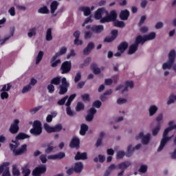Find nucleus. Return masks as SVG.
I'll return each instance as SVG.
<instances>
[{"label": "nucleus", "instance_id": "f257e3e1", "mask_svg": "<svg viewBox=\"0 0 176 176\" xmlns=\"http://www.w3.org/2000/svg\"><path fill=\"white\" fill-rule=\"evenodd\" d=\"M96 20H100V23H110L115 21L118 18V13L116 10H111L109 14L105 8H98L94 14Z\"/></svg>", "mask_w": 176, "mask_h": 176}, {"label": "nucleus", "instance_id": "f03ea898", "mask_svg": "<svg viewBox=\"0 0 176 176\" xmlns=\"http://www.w3.org/2000/svg\"><path fill=\"white\" fill-rule=\"evenodd\" d=\"M16 140L15 142H12L13 144H10V148L13 152V154L15 156H18L19 155H23V153H25V152H27V144H23L21 146L20 148L17 149L20 145V143H19L17 140H25V138H30V135L23 133H21L16 137Z\"/></svg>", "mask_w": 176, "mask_h": 176}, {"label": "nucleus", "instance_id": "7ed1b4c3", "mask_svg": "<svg viewBox=\"0 0 176 176\" xmlns=\"http://www.w3.org/2000/svg\"><path fill=\"white\" fill-rule=\"evenodd\" d=\"M168 126L169 127L166 128L164 131L163 138L157 148V152H161V151H163V148L164 146H166V144H167V142H168L170 140H171V138L173 137V135L170 137H168L167 135L168 132L171 131V130H174V129L176 130V124H174V122L170 121L168 122Z\"/></svg>", "mask_w": 176, "mask_h": 176}, {"label": "nucleus", "instance_id": "20e7f679", "mask_svg": "<svg viewBox=\"0 0 176 176\" xmlns=\"http://www.w3.org/2000/svg\"><path fill=\"white\" fill-rule=\"evenodd\" d=\"M155 38L156 32H152L144 36L141 35L138 36L136 37V42L140 43L141 45H144L145 42H148V41H153Z\"/></svg>", "mask_w": 176, "mask_h": 176}, {"label": "nucleus", "instance_id": "39448f33", "mask_svg": "<svg viewBox=\"0 0 176 176\" xmlns=\"http://www.w3.org/2000/svg\"><path fill=\"white\" fill-rule=\"evenodd\" d=\"M134 89V82L133 80H127L124 82V85H119L116 88V91H120L121 93H126Z\"/></svg>", "mask_w": 176, "mask_h": 176}, {"label": "nucleus", "instance_id": "423d86ee", "mask_svg": "<svg viewBox=\"0 0 176 176\" xmlns=\"http://www.w3.org/2000/svg\"><path fill=\"white\" fill-rule=\"evenodd\" d=\"M30 131L33 135H41L42 134V123L38 120L34 121L33 127Z\"/></svg>", "mask_w": 176, "mask_h": 176}, {"label": "nucleus", "instance_id": "0eeeda50", "mask_svg": "<svg viewBox=\"0 0 176 176\" xmlns=\"http://www.w3.org/2000/svg\"><path fill=\"white\" fill-rule=\"evenodd\" d=\"M44 129L47 133H60L61 130H63V124H56L54 126H51L47 123L44 124Z\"/></svg>", "mask_w": 176, "mask_h": 176}, {"label": "nucleus", "instance_id": "6e6552de", "mask_svg": "<svg viewBox=\"0 0 176 176\" xmlns=\"http://www.w3.org/2000/svg\"><path fill=\"white\" fill-rule=\"evenodd\" d=\"M142 138V143L144 145H148L149 144V141H151V133H146L144 135V132L141 131L135 136V140H141Z\"/></svg>", "mask_w": 176, "mask_h": 176}, {"label": "nucleus", "instance_id": "1a4fd4ad", "mask_svg": "<svg viewBox=\"0 0 176 176\" xmlns=\"http://www.w3.org/2000/svg\"><path fill=\"white\" fill-rule=\"evenodd\" d=\"M61 82L62 84L60 86L59 94L63 96L68 91V87H69V83L67 82V78L65 77L62 78Z\"/></svg>", "mask_w": 176, "mask_h": 176}, {"label": "nucleus", "instance_id": "9d476101", "mask_svg": "<svg viewBox=\"0 0 176 176\" xmlns=\"http://www.w3.org/2000/svg\"><path fill=\"white\" fill-rule=\"evenodd\" d=\"M129 47V44L126 42H123L118 46V52L115 54L116 57H120Z\"/></svg>", "mask_w": 176, "mask_h": 176}, {"label": "nucleus", "instance_id": "9b49d317", "mask_svg": "<svg viewBox=\"0 0 176 176\" xmlns=\"http://www.w3.org/2000/svg\"><path fill=\"white\" fill-rule=\"evenodd\" d=\"M43 173H46V165H40L32 172L33 176H41Z\"/></svg>", "mask_w": 176, "mask_h": 176}, {"label": "nucleus", "instance_id": "f8f14e48", "mask_svg": "<svg viewBox=\"0 0 176 176\" xmlns=\"http://www.w3.org/2000/svg\"><path fill=\"white\" fill-rule=\"evenodd\" d=\"M140 148H141V144H137L134 148H133V145L129 144L127 147L126 157H131V156H133V152H134L135 150L140 149Z\"/></svg>", "mask_w": 176, "mask_h": 176}, {"label": "nucleus", "instance_id": "ddd939ff", "mask_svg": "<svg viewBox=\"0 0 176 176\" xmlns=\"http://www.w3.org/2000/svg\"><path fill=\"white\" fill-rule=\"evenodd\" d=\"M19 123H20V121H19V120H14V122L11 124L10 127V132L12 134H16V133H18L19 129Z\"/></svg>", "mask_w": 176, "mask_h": 176}, {"label": "nucleus", "instance_id": "4468645a", "mask_svg": "<svg viewBox=\"0 0 176 176\" xmlns=\"http://www.w3.org/2000/svg\"><path fill=\"white\" fill-rule=\"evenodd\" d=\"M87 113L88 114L85 117V120L87 122H91V120H93L94 118V115L97 113V110L94 109V107H92L88 111Z\"/></svg>", "mask_w": 176, "mask_h": 176}, {"label": "nucleus", "instance_id": "2eb2a0df", "mask_svg": "<svg viewBox=\"0 0 176 176\" xmlns=\"http://www.w3.org/2000/svg\"><path fill=\"white\" fill-rule=\"evenodd\" d=\"M71 62L70 61H65L62 64L60 69L62 71V74H68L69 71H71Z\"/></svg>", "mask_w": 176, "mask_h": 176}, {"label": "nucleus", "instance_id": "dca6fc26", "mask_svg": "<svg viewBox=\"0 0 176 176\" xmlns=\"http://www.w3.org/2000/svg\"><path fill=\"white\" fill-rule=\"evenodd\" d=\"M139 43L141 44V43L137 42V38H136L135 43L132 44L129 47V50L128 51V54H134V53H135V52H137V50H138V44Z\"/></svg>", "mask_w": 176, "mask_h": 176}, {"label": "nucleus", "instance_id": "f3484780", "mask_svg": "<svg viewBox=\"0 0 176 176\" xmlns=\"http://www.w3.org/2000/svg\"><path fill=\"white\" fill-rule=\"evenodd\" d=\"M130 166H131V162L126 161V162H121L120 164H119L118 166V168L119 170H122L124 171V170L129 168V167H130Z\"/></svg>", "mask_w": 176, "mask_h": 176}, {"label": "nucleus", "instance_id": "a211bd4d", "mask_svg": "<svg viewBox=\"0 0 176 176\" xmlns=\"http://www.w3.org/2000/svg\"><path fill=\"white\" fill-rule=\"evenodd\" d=\"M80 144V140L78 137H74L70 142V148H79V144Z\"/></svg>", "mask_w": 176, "mask_h": 176}, {"label": "nucleus", "instance_id": "6ab92c4d", "mask_svg": "<svg viewBox=\"0 0 176 176\" xmlns=\"http://www.w3.org/2000/svg\"><path fill=\"white\" fill-rule=\"evenodd\" d=\"M4 169L3 170L2 176H10V170L9 166H10V162H3Z\"/></svg>", "mask_w": 176, "mask_h": 176}, {"label": "nucleus", "instance_id": "aec40b11", "mask_svg": "<svg viewBox=\"0 0 176 176\" xmlns=\"http://www.w3.org/2000/svg\"><path fill=\"white\" fill-rule=\"evenodd\" d=\"M159 109V107L156 106L155 104H152L148 107V115L150 117L153 116L154 115L156 114V112H157Z\"/></svg>", "mask_w": 176, "mask_h": 176}, {"label": "nucleus", "instance_id": "412c9836", "mask_svg": "<svg viewBox=\"0 0 176 176\" xmlns=\"http://www.w3.org/2000/svg\"><path fill=\"white\" fill-rule=\"evenodd\" d=\"M118 30H114L111 31V37H107L104 39V42H112V41H115L116 38L118 37Z\"/></svg>", "mask_w": 176, "mask_h": 176}, {"label": "nucleus", "instance_id": "4be33fe9", "mask_svg": "<svg viewBox=\"0 0 176 176\" xmlns=\"http://www.w3.org/2000/svg\"><path fill=\"white\" fill-rule=\"evenodd\" d=\"M94 49V43L91 42L89 43L87 47L84 49L83 53L85 54V56H87V54H90V52Z\"/></svg>", "mask_w": 176, "mask_h": 176}, {"label": "nucleus", "instance_id": "5701e85b", "mask_svg": "<svg viewBox=\"0 0 176 176\" xmlns=\"http://www.w3.org/2000/svg\"><path fill=\"white\" fill-rule=\"evenodd\" d=\"M60 5V3L57 1H54L50 4V12L52 14H54V12L56 10H57V8H58V6Z\"/></svg>", "mask_w": 176, "mask_h": 176}, {"label": "nucleus", "instance_id": "b1692460", "mask_svg": "<svg viewBox=\"0 0 176 176\" xmlns=\"http://www.w3.org/2000/svg\"><path fill=\"white\" fill-rule=\"evenodd\" d=\"M14 31H16V28L14 27H11L10 28L9 36H7L6 37L4 38V39L1 43V45H3V43H5V42H6V41H8V39H10V38H12V36H13V35H14Z\"/></svg>", "mask_w": 176, "mask_h": 176}, {"label": "nucleus", "instance_id": "393cba45", "mask_svg": "<svg viewBox=\"0 0 176 176\" xmlns=\"http://www.w3.org/2000/svg\"><path fill=\"white\" fill-rule=\"evenodd\" d=\"M168 60L169 62L172 63L174 64L175 63V57H176V52L174 50H172L170 51L168 54Z\"/></svg>", "mask_w": 176, "mask_h": 176}, {"label": "nucleus", "instance_id": "a878e982", "mask_svg": "<svg viewBox=\"0 0 176 176\" xmlns=\"http://www.w3.org/2000/svg\"><path fill=\"white\" fill-rule=\"evenodd\" d=\"M129 16H130V12L127 10H122L120 13V18L121 20H127Z\"/></svg>", "mask_w": 176, "mask_h": 176}, {"label": "nucleus", "instance_id": "bb28decb", "mask_svg": "<svg viewBox=\"0 0 176 176\" xmlns=\"http://www.w3.org/2000/svg\"><path fill=\"white\" fill-rule=\"evenodd\" d=\"M86 159H87V154L86 153H80L78 152L75 156V160H86Z\"/></svg>", "mask_w": 176, "mask_h": 176}, {"label": "nucleus", "instance_id": "cd10ccee", "mask_svg": "<svg viewBox=\"0 0 176 176\" xmlns=\"http://www.w3.org/2000/svg\"><path fill=\"white\" fill-rule=\"evenodd\" d=\"M91 30L94 32L100 34V32H102V31H104V26L102 25H94L91 28Z\"/></svg>", "mask_w": 176, "mask_h": 176}, {"label": "nucleus", "instance_id": "c85d7f7f", "mask_svg": "<svg viewBox=\"0 0 176 176\" xmlns=\"http://www.w3.org/2000/svg\"><path fill=\"white\" fill-rule=\"evenodd\" d=\"M87 130H89V126H87V124H82L80 125V135H85Z\"/></svg>", "mask_w": 176, "mask_h": 176}, {"label": "nucleus", "instance_id": "c756f323", "mask_svg": "<svg viewBox=\"0 0 176 176\" xmlns=\"http://www.w3.org/2000/svg\"><path fill=\"white\" fill-rule=\"evenodd\" d=\"M38 13H40L41 14H49V13H50V10H49L47 6H44L38 10Z\"/></svg>", "mask_w": 176, "mask_h": 176}, {"label": "nucleus", "instance_id": "7c9ffc66", "mask_svg": "<svg viewBox=\"0 0 176 176\" xmlns=\"http://www.w3.org/2000/svg\"><path fill=\"white\" fill-rule=\"evenodd\" d=\"M57 57H52L51 59V67H56L58 65V64H61V60L57 59Z\"/></svg>", "mask_w": 176, "mask_h": 176}, {"label": "nucleus", "instance_id": "2f4dec72", "mask_svg": "<svg viewBox=\"0 0 176 176\" xmlns=\"http://www.w3.org/2000/svg\"><path fill=\"white\" fill-rule=\"evenodd\" d=\"M67 53V47H62L59 52H56L55 55L54 56V58H56V57H60V56H63V54H65Z\"/></svg>", "mask_w": 176, "mask_h": 176}, {"label": "nucleus", "instance_id": "473e14b6", "mask_svg": "<svg viewBox=\"0 0 176 176\" xmlns=\"http://www.w3.org/2000/svg\"><path fill=\"white\" fill-rule=\"evenodd\" d=\"M83 170V164L82 162H78L75 164L74 171L76 173H80Z\"/></svg>", "mask_w": 176, "mask_h": 176}, {"label": "nucleus", "instance_id": "72a5a7b5", "mask_svg": "<svg viewBox=\"0 0 176 176\" xmlns=\"http://www.w3.org/2000/svg\"><path fill=\"white\" fill-rule=\"evenodd\" d=\"M80 10L83 12L84 16H90L91 14V11L90 10V8L89 7H81L80 8Z\"/></svg>", "mask_w": 176, "mask_h": 176}, {"label": "nucleus", "instance_id": "f704fd0d", "mask_svg": "<svg viewBox=\"0 0 176 176\" xmlns=\"http://www.w3.org/2000/svg\"><path fill=\"white\" fill-rule=\"evenodd\" d=\"M91 68L93 69V72L95 73L96 75H98L101 72V71H104V67H101V69L98 68L96 64L91 65Z\"/></svg>", "mask_w": 176, "mask_h": 176}, {"label": "nucleus", "instance_id": "c9c22d12", "mask_svg": "<svg viewBox=\"0 0 176 176\" xmlns=\"http://www.w3.org/2000/svg\"><path fill=\"white\" fill-rule=\"evenodd\" d=\"M173 63L172 62H170L168 60L167 62H165L162 65V69L166 70V69H170L173 68Z\"/></svg>", "mask_w": 176, "mask_h": 176}, {"label": "nucleus", "instance_id": "e433bc0d", "mask_svg": "<svg viewBox=\"0 0 176 176\" xmlns=\"http://www.w3.org/2000/svg\"><path fill=\"white\" fill-rule=\"evenodd\" d=\"M45 39L47 42H50V41L53 40V36L52 35V28H49L47 30Z\"/></svg>", "mask_w": 176, "mask_h": 176}, {"label": "nucleus", "instance_id": "4c0bfd02", "mask_svg": "<svg viewBox=\"0 0 176 176\" xmlns=\"http://www.w3.org/2000/svg\"><path fill=\"white\" fill-rule=\"evenodd\" d=\"M36 35V28H32L29 30V32H28V38H32V36H35Z\"/></svg>", "mask_w": 176, "mask_h": 176}, {"label": "nucleus", "instance_id": "58836bf2", "mask_svg": "<svg viewBox=\"0 0 176 176\" xmlns=\"http://www.w3.org/2000/svg\"><path fill=\"white\" fill-rule=\"evenodd\" d=\"M22 174L23 176H30V174H31V170L30 168H28V166L22 168Z\"/></svg>", "mask_w": 176, "mask_h": 176}, {"label": "nucleus", "instance_id": "ea45409f", "mask_svg": "<svg viewBox=\"0 0 176 176\" xmlns=\"http://www.w3.org/2000/svg\"><path fill=\"white\" fill-rule=\"evenodd\" d=\"M91 62V58L90 57L87 58L84 60V63L80 65V68H83V67H87V65H89V64H90Z\"/></svg>", "mask_w": 176, "mask_h": 176}, {"label": "nucleus", "instance_id": "a19ab883", "mask_svg": "<svg viewBox=\"0 0 176 176\" xmlns=\"http://www.w3.org/2000/svg\"><path fill=\"white\" fill-rule=\"evenodd\" d=\"M12 89V83H8L7 85H3L2 89L0 90V91H9Z\"/></svg>", "mask_w": 176, "mask_h": 176}, {"label": "nucleus", "instance_id": "79ce46f5", "mask_svg": "<svg viewBox=\"0 0 176 176\" xmlns=\"http://www.w3.org/2000/svg\"><path fill=\"white\" fill-rule=\"evenodd\" d=\"M42 58H43V52L42 51H40L36 57V64H39L41 61H42Z\"/></svg>", "mask_w": 176, "mask_h": 176}, {"label": "nucleus", "instance_id": "37998d69", "mask_svg": "<svg viewBox=\"0 0 176 176\" xmlns=\"http://www.w3.org/2000/svg\"><path fill=\"white\" fill-rule=\"evenodd\" d=\"M60 82H61V77H56L51 80V84L56 85L57 86L60 85Z\"/></svg>", "mask_w": 176, "mask_h": 176}, {"label": "nucleus", "instance_id": "c03bdc74", "mask_svg": "<svg viewBox=\"0 0 176 176\" xmlns=\"http://www.w3.org/2000/svg\"><path fill=\"white\" fill-rule=\"evenodd\" d=\"M12 175L19 176L20 175V170L17 168V165L12 166Z\"/></svg>", "mask_w": 176, "mask_h": 176}, {"label": "nucleus", "instance_id": "a18cd8bd", "mask_svg": "<svg viewBox=\"0 0 176 176\" xmlns=\"http://www.w3.org/2000/svg\"><path fill=\"white\" fill-rule=\"evenodd\" d=\"M32 89V87L29 85V84L28 85H25L22 89V94H25L28 93V91H31Z\"/></svg>", "mask_w": 176, "mask_h": 176}, {"label": "nucleus", "instance_id": "49530a36", "mask_svg": "<svg viewBox=\"0 0 176 176\" xmlns=\"http://www.w3.org/2000/svg\"><path fill=\"white\" fill-rule=\"evenodd\" d=\"M113 21H114L115 27H118L120 28H123V27H124V22L123 21H116V19Z\"/></svg>", "mask_w": 176, "mask_h": 176}, {"label": "nucleus", "instance_id": "de8ad7c7", "mask_svg": "<svg viewBox=\"0 0 176 176\" xmlns=\"http://www.w3.org/2000/svg\"><path fill=\"white\" fill-rule=\"evenodd\" d=\"M75 97H76V94H74L71 95L69 96V98H68L67 102H66L65 105L66 106L71 105V102H72V101H74V100L75 99Z\"/></svg>", "mask_w": 176, "mask_h": 176}, {"label": "nucleus", "instance_id": "09e8293b", "mask_svg": "<svg viewBox=\"0 0 176 176\" xmlns=\"http://www.w3.org/2000/svg\"><path fill=\"white\" fill-rule=\"evenodd\" d=\"M125 155H126V153L123 151H118L116 154V159H123Z\"/></svg>", "mask_w": 176, "mask_h": 176}, {"label": "nucleus", "instance_id": "8fccbe9b", "mask_svg": "<svg viewBox=\"0 0 176 176\" xmlns=\"http://www.w3.org/2000/svg\"><path fill=\"white\" fill-rule=\"evenodd\" d=\"M0 96L1 100H8V98H9V94L6 91H1Z\"/></svg>", "mask_w": 176, "mask_h": 176}, {"label": "nucleus", "instance_id": "3c124183", "mask_svg": "<svg viewBox=\"0 0 176 176\" xmlns=\"http://www.w3.org/2000/svg\"><path fill=\"white\" fill-rule=\"evenodd\" d=\"M40 109H42V106L36 107L32 109H30V112L32 115H35L38 111H40Z\"/></svg>", "mask_w": 176, "mask_h": 176}, {"label": "nucleus", "instance_id": "603ef678", "mask_svg": "<svg viewBox=\"0 0 176 176\" xmlns=\"http://www.w3.org/2000/svg\"><path fill=\"white\" fill-rule=\"evenodd\" d=\"M70 106L71 105L66 106L67 107V108H66L67 115H68V116H74V115H75V113H74V111H72Z\"/></svg>", "mask_w": 176, "mask_h": 176}, {"label": "nucleus", "instance_id": "864d4df0", "mask_svg": "<svg viewBox=\"0 0 176 176\" xmlns=\"http://www.w3.org/2000/svg\"><path fill=\"white\" fill-rule=\"evenodd\" d=\"M127 102V99L123 98H120L117 100V104L118 105H123V104H126Z\"/></svg>", "mask_w": 176, "mask_h": 176}, {"label": "nucleus", "instance_id": "5fc2aeb1", "mask_svg": "<svg viewBox=\"0 0 176 176\" xmlns=\"http://www.w3.org/2000/svg\"><path fill=\"white\" fill-rule=\"evenodd\" d=\"M160 131V124H158L155 128H154L152 131L153 135H157V133Z\"/></svg>", "mask_w": 176, "mask_h": 176}, {"label": "nucleus", "instance_id": "6e6d98bb", "mask_svg": "<svg viewBox=\"0 0 176 176\" xmlns=\"http://www.w3.org/2000/svg\"><path fill=\"white\" fill-rule=\"evenodd\" d=\"M67 100H68V96H66L63 98L59 100L57 102L58 105H64V104H65V101H67Z\"/></svg>", "mask_w": 176, "mask_h": 176}, {"label": "nucleus", "instance_id": "4d7b16f0", "mask_svg": "<svg viewBox=\"0 0 176 176\" xmlns=\"http://www.w3.org/2000/svg\"><path fill=\"white\" fill-rule=\"evenodd\" d=\"M76 109L77 111H82V109H85V105L83 104V103L79 102L77 104Z\"/></svg>", "mask_w": 176, "mask_h": 176}, {"label": "nucleus", "instance_id": "13d9d810", "mask_svg": "<svg viewBox=\"0 0 176 176\" xmlns=\"http://www.w3.org/2000/svg\"><path fill=\"white\" fill-rule=\"evenodd\" d=\"M147 170H148V166L143 164L139 168V172L144 173H146Z\"/></svg>", "mask_w": 176, "mask_h": 176}, {"label": "nucleus", "instance_id": "bf43d9fd", "mask_svg": "<svg viewBox=\"0 0 176 176\" xmlns=\"http://www.w3.org/2000/svg\"><path fill=\"white\" fill-rule=\"evenodd\" d=\"M80 79H82V74H80V72H78L74 78L75 83H78Z\"/></svg>", "mask_w": 176, "mask_h": 176}, {"label": "nucleus", "instance_id": "052dcab7", "mask_svg": "<svg viewBox=\"0 0 176 176\" xmlns=\"http://www.w3.org/2000/svg\"><path fill=\"white\" fill-rule=\"evenodd\" d=\"M148 5V0H141L140 6L142 9H145Z\"/></svg>", "mask_w": 176, "mask_h": 176}, {"label": "nucleus", "instance_id": "680f3d73", "mask_svg": "<svg viewBox=\"0 0 176 176\" xmlns=\"http://www.w3.org/2000/svg\"><path fill=\"white\" fill-rule=\"evenodd\" d=\"M74 45H76L77 46H82V45H83V41L79 38H75Z\"/></svg>", "mask_w": 176, "mask_h": 176}, {"label": "nucleus", "instance_id": "e2e57ef3", "mask_svg": "<svg viewBox=\"0 0 176 176\" xmlns=\"http://www.w3.org/2000/svg\"><path fill=\"white\" fill-rule=\"evenodd\" d=\"M16 8L18 10H22L23 12L27 10V7L23 5H16Z\"/></svg>", "mask_w": 176, "mask_h": 176}, {"label": "nucleus", "instance_id": "0e129e2a", "mask_svg": "<svg viewBox=\"0 0 176 176\" xmlns=\"http://www.w3.org/2000/svg\"><path fill=\"white\" fill-rule=\"evenodd\" d=\"M8 13L10 14V16H16V10L14 7H11L8 10Z\"/></svg>", "mask_w": 176, "mask_h": 176}, {"label": "nucleus", "instance_id": "69168bd1", "mask_svg": "<svg viewBox=\"0 0 176 176\" xmlns=\"http://www.w3.org/2000/svg\"><path fill=\"white\" fill-rule=\"evenodd\" d=\"M174 101H176V96L172 95L170 96L169 100L168 101V104H173V102H174Z\"/></svg>", "mask_w": 176, "mask_h": 176}, {"label": "nucleus", "instance_id": "338daca9", "mask_svg": "<svg viewBox=\"0 0 176 176\" xmlns=\"http://www.w3.org/2000/svg\"><path fill=\"white\" fill-rule=\"evenodd\" d=\"M101 105H102V103H101V101H100V100H96L93 104V107H95V108H100V107H101Z\"/></svg>", "mask_w": 176, "mask_h": 176}, {"label": "nucleus", "instance_id": "774afa93", "mask_svg": "<svg viewBox=\"0 0 176 176\" xmlns=\"http://www.w3.org/2000/svg\"><path fill=\"white\" fill-rule=\"evenodd\" d=\"M47 89L49 90V93H54V85L53 84H50L48 85Z\"/></svg>", "mask_w": 176, "mask_h": 176}]
</instances>
